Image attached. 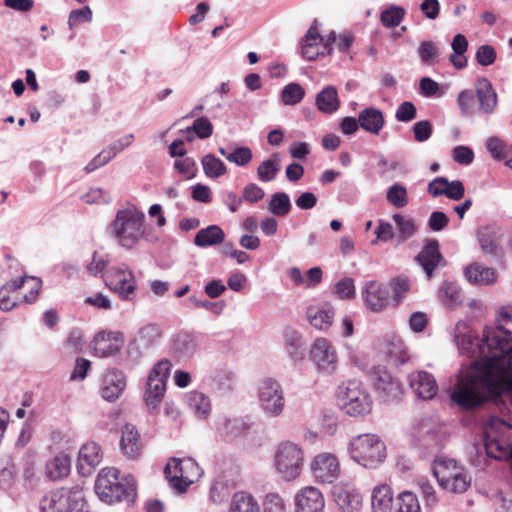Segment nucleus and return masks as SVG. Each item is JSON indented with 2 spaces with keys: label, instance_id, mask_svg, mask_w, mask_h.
<instances>
[{
  "label": "nucleus",
  "instance_id": "5701e85b",
  "mask_svg": "<svg viewBox=\"0 0 512 512\" xmlns=\"http://www.w3.org/2000/svg\"><path fill=\"white\" fill-rule=\"evenodd\" d=\"M487 341L496 344H505L512 340V307L504 308L497 317V325L490 327L487 332Z\"/></svg>",
  "mask_w": 512,
  "mask_h": 512
},
{
  "label": "nucleus",
  "instance_id": "ddd939ff",
  "mask_svg": "<svg viewBox=\"0 0 512 512\" xmlns=\"http://www.w3.org/2000/svg\"><path fill=\"white\" fill-rule=\"evenodd\" d=\"M311 471L316 482L331 484L339 477V461L337 457L331 453H319L311 462Z\"/></svg>",
  "mask_w": 512,
  "mask_h": 512
},
{
  "label": "nucleus",
  "instance_id": "4d7b16f0",
  "mask_svg": "<svg viewBox=\"0 0 512 512\" xmlns=\"http://www.w3.org/2000/svg\"><path fill=\"white\" fill-rule=\"evenodd\" d=\"M387 201L396 208H403L408 204L407 189L401 184H393L386 193Z\"/></svg>",
  "mask_w": 512,
  "mask_h": 512
},
{
  "label": "nucleus",
  "instance_id": "338daca9",
  "mask_svg": "<svg viewBox=\"0 0 512 512\" xmlns=\"http://www.w3.org/2000/svg\"><path fill=\"white\" fill-rule=\"evenodd\" d=\"M417 110L412 102L405 101L401 103L395 113V118L399 122H410L416 118Z\"/></svg>",
  "mask_w": 512,
  "mask_h": 512
},
{
  "label": "nucleus",
  "instance_id": "69168bd1",
  "mask_svg": "<svg viewBox=\"0 0 512 512\" xmlns=\"http://www.w3.org/2000/svg\"><path fill=\"white\" fill-rule=\"evenodd\" d=\"M390 285V290L392 289L393 291V300L395 305H398L410 288L409 281L405 278L398 277L393 279Z\"/></svg>",
  "mask_w": 512,
  "mask_h": 512
},
{
  "label": "nucleus",
  "instance_id": "a878e982",
  "mask_svg": "<svg viewBox=\"0 0 512 512\" xmlns=\"http://www.w3.org/2000/svg\"><path fill=\"white\" fill-rule=\"evenodd\" d=\"M248 428L249 425L241 417L222 415L216 420L217 432L227 441L243 435Z\"/></svg>",
  "mask_w": 512,
  "mask_h": 512
},
{
  "label": "nucleus",
  "instance_id": "7ed1b4c3",
  "mask_svg": "<svg viewBox=\"0 0 512 512\" xmlns=\"http://www.w3.org/2000/svg\"><path fill=\"white\" fill-rule=\"evenodd\" d=\"M110 238L120 247L131 250L146 235V216L135 205L117 210L114 219L108 225Z\"/></svg>",
  "mask_w": 512,
  "mask_h": 512
},
{
  "label": "nucleus",
  "instance_id": "a211bd4d",
  "mask_svg": "<svg viewBox=\"0 0 512 512\" xmlns=\"http://www.w3.org/2000/svg\"><path fill=\"white\" fill-rule=\"evenodd\" d=\"M162 331L159 325L150 323L139 329L130 343V349H136L137 356L155 347L161 340Z\"/></svg>",
  "mask_w": 512,
  "mask_h": 512
},
{
  "label": "nucleus",
  "instance_id": "de8ad7c7",
  "mask_svg": "<svg viewBox=\"0 0 512 512\" xmlns=\"http://www.w3.org/2000/svg\"><path fill=\"white\" fill-rule=\"evenodd\" d=\"M486 149L491 156L497 161H504L510 157L512 145L507 144L499 137H489L486 141Z\"/></svg>",
  "mask_w": 512,
  "mask_h": 512
},
{
  "label": "nucleus",
  "instance_id": "052dcab7",
  "mask_svg": "<svg viewBox=\"0 0 512 512\" xmlns=\"http://www.w3.org/2000/svg\"><path fill=\"white\" fill-rule=\"evenodd\" d=\"M398 501V512H421L418 498L412 492H402L398 497Z\"/></svg>",
  "mask_w": 512,
  "mask_h": 512
},
{
  "label": "nucleus",
  "instance_id": "2f4dec72",
  "mask_svg": "<svg viewBox=\"0 0 512 512\" xmlns=\"http://www.w3.org/2000/svg\"><path fill=\"white\" fill-rule=\"evenodd\" d=\"M315 104L322 113H335L340 107V99L336 87L332 85L324 87L317 93Z\"/></svg>",
  "mask_w": 512,
  "mask_h": 512
},
{
  "label": "nucleus",
  "instance_id": "37998d69",
  "mask_svg": "<svg viewBox=\"0 0 512 512\" xmlns=\"http://www.w3.org/2000/svg\"><path fill=\"white\" fill-rule=\"evenodd\" d=\"M438 297L444 306L453 308L462 302L460 288L455 282L444 281L439 288Z\"/></svg>",
  "mask_w": 512,
  "mask_h": 512
},
{
  "label": "nucleus",
  "instance_id": "8fccbe9b",
  "mask_svg": "<svg viewBox=\"0 0 512 512\" xmlns=\"http://www.w3.org/2000/svg\"><path fill=\"white\" fill-rule=\"evenodd\" d=\"M305 96V89L296 82L285 85L281 91V101L284 105L292 106L300 103Z\"/></svg>",
  "mask_w": 512,
  "mask_h": 512
},
{
  "label": "nucleus",
  "instance_id": "bb28decb",
  "mask_svg": "<svg viewBox=\"0 0 512 512\" xmlns=\"http://www.w3.org/2000/svg\"><path fill=\"white\" fill-rule=\"evenodd\" d=\"M465 279L472 285H492L497 280V272L494 268L474 262L464 269Z\"/></svg>",
  "mask_w": 512,
  "mask_h": 512
},
{
  "label": "nucleus",
  "instance_id": "6e6552de",
  "mask_svg": "<svg viewBox=\"0 0 512 512\" xmlns=\"http://www.w3.org/2000/svg\"><path fill=\"white\" fill-rule=\"evenodd\" d=\"M257 399L260 410L268 418L280 417L286 406L284 390L280 382L266 377L257 386Z\"/></svg>",
  "mask_w": 512,
  "mask_h": 512
},
{
  "label": "nucleus",
  "instance_id": "f3484780",
  "mask_svg": "<svg viewBox=\"0 0 512 512\" xmlns=\"http://www.w3.org/2000/svg\"><path fill=\"white\" fill-rule=\"evenodd\" d=\"M295 506V512H322L325 501L318 488L307 486L296 494Z\"/></svg>",
  "mask_w": 512,
  "mask_h": 512
},
{
  "label": "nucleus",
  "instance_id": "1a4fd4ad",
  "mask_svg": "<svg viewBox=\"0 0 512 512\" xmlns=\"http://www.w3.org/2000/svg\"><path fill=\"white\" fill-rule=\"evenodd\" d=\"M164 472L171 487L179 493L185 492L189 485L203 475L201 467L190 457L172 458L166 464Z\"/></svg>",
  "mask_w": 512,
  "mask_h": 512
},
{
  "label": "nucleus",
  "instance_id": "4c0bfd02",
  "mask_svg": "<svg viewBox=\"0 0 512 512\" xmlns=\"http://www.w3.org/2000/svg\"><path fill=\"white\" fill-rule=\"evenodd\" d=\"M335 501L342 512H357L362 506V496L354 489H340L335 493Z\"/></svg>",
  "mask_w": 512,
  "mask_h": 512
},
{
  "label": "nucleus",
  "instance_id": "774afa93",
  "mask_svg": "<svg viewBox=\"0 0 512 512\" xmlns=\"http://www.w3.org/2000/svg\"><path fill=\"white\" fill-rule=\"evenodd\" d=\"M265 512H284L285 503L280 495L276 493H269L264 499Z\"/></svg>",
  "mask_w": 512,
  "mask_h": 512
},
{
  "label": "nucleus",
  "instance_id": "a18cd8bd",
  "mask_svg": "<svg viewBox=\"0 0 512 512\" xmlns=\"http://www.w3.org/2000/svg\"><path fill=\"white\" fill-rule=\"evenodd\" d=\"M462 468L463 467L458 466L456 461L453 459L439 461L434 467L433 474L436 477L438 484L442 486L452 479L458 469Z\"/></svg>",
  "mask_w": 512,
  "mask_h": 512
},
{
  "label": "nucleus",
  "instance_id": "c03bdc74",
  "mask_svg": "<svg viewBox=\"0 0 512 512\" xmlns=\"http://www.w3.org/2000/svg\"><path fill=\"white\" fill-rule=\"evenodd\" d=\"M281 169L279 155L275 153L272 158L263 160L257 168V177L261 182L275 180Z\"/></svg>",
  "mask_w": 512,
  "mask_h": 512
},
{
  "label": "nucleus",
  "instance_id": "7c9ffc66",
  "mask_svg": "<svg viewBox=\"0 0 512 512\" xmlns=\"http://www.w3.org/2000/svg\"><path fill=\"white\" fill-rule=\"evenodd\" d=\"M445 433L443 427L433 424L430 427L421 428V443L428 453L433 454L443 447Z\"/></svg>",
  "mask_w": 512,
  "mask_h": 512
},
{
  "label": "nucleus",
  "instance_id": "f03ea898",
  "mask_svg": "<svg viewBox=\"0 0 512 512\" xmlns=\"http://www.w3.org/2000/svg\"><path fill=\"white\" fill-rule=\"evenodd\" d=\"M503 353L495 360L494 366L486 365L483 371V378L480 380V391L476 392L472 399L465 398L468 392L467 384L461 387L454 397L462 405L464 410H472L482 406L488 400L496 397L502 389L507 377L512 374V340H506L501 345Z\"/></svg>",
  "mask_w": 512,
  "mask_h": 512
},
{
  "label": "nucleus",
  "instance_id": "4be33fe9",
  "mask_svg": "<svg viewBox=\"0 0 512 512\" xmlns=\"http://www.w3.org/2000/svg\"><path fill=\"white\" fill-rule=\"evenodd\" d=\"M409 385L415 395L424 400L432 399L437 393V383L432 374L416 371L409 375Z\"/></svg>",
  "mask_w": 512,
  "mask_h": 512
},
{
  "label": "nucleus",
  "instance_id": "c9c22d12",
  "mask_svg": "<svg viewBox=\"0 0 512 512\" xmlns=\"http://www.w3.org/2000/svg\"><path fill=\"white\" fill-rule=\"evenodd\" d=\"M225 239L224 231L218 225H210L200 229L194 238V244L205 248L221 244Z\"/></svg>",
  "mask_w": 512,
  "mask_h": 512
},
{
  "label": "nucleus",
  "instance_id": "13d9d810",
  "mask_svg": "<svg viewBox=\"0 0 512 512\" xmlns=\"http://www.w3.org/2000/svg\"><path fill=\"white\" fill-rule=\"evenodd\" d=\"M184 133H195L200 139H206L213 133V125L206 117L197 118L192 126L187 127Z\"/></svg>",
  "mask_w": 512,
  "mask_h": 512
},
{
  "label": "nucleus",
  "instance_id": "58836bf2",
  "mask_svg": "<svg viewBox=\"0 0 512 512\" xmlns=\"http://www.w3.org/2000/svg\"><path fill=\"white\" fill-rule=\"evenodd\" d=\"M500 228L495 224H488L478 228L477 239L485 253H494L497 248Z\"/></svg>",
  "mask_w": 512,
  "mask_h": 512
},
{
  "label": "nucleus",
  "instance_id": "ea45409f",
  "mask_svg": "<svg viewBox=\"0 0 512 512\" xmlns=\"http://www.w3.org/2000/svg\"><path fill=\"white\" fill-rule=\"evenodd\" d=\"M70 458L64 454H57L46 464V475L49 479L55 481L66 477L70 472Z\"/></svg>",
  "mask_w": 512,
  "mask_h": 512
},
{
  "label": "nucleus",
  "instance_id": "f8f14e48",
  "mask_svg": "<svg viewBox=\"0 0 512 512\" xmlns=\"http://www.w3.org/2000/svg\"><path fill=\"white\" fill-rule=\"evenodd\" d=\"M309 356L318 370L332 373L338 364L336 348L327 338L318 337L311 345Z\"/></svg>",
  "mask_w": 512,
  "mask_h": 512
},
{
  "label": "nucleus",
  "instance_id": "49530a36",
  "mask_svg": "<svg viewBox=\"0 0 512 512\" xmlns=\"http://www.w3.org/2000/svg\"><path fill=\"white\" fill-rule=\"evenodd\" d=\"M291 201L285 192H276L271 196L268 210L275 216H286L291 210Z\"/></svg>",
  "mask_w": 512,
  "mask_h": 512
},
{
  "label": "nucleus",
  "instance_id": "09e8293b",
  "mask_svg": "<svg viewBox=\"0 0 512 512\" xmlns=\"http://www.w3.org/2000/svg\"><path fill=\"white\" fill-rule=\"evenodd\" d=\"M470 484L471 476L464 468H462L458 469L452 479L441 487L449 492L463 493L467 490Z\"/></svg>",
  "mask_w": 512,
  "mask_h": 512
},
{
  "label": "nucleus",
  "instance_id": "20e7f679",
  "mask_svg": "<svg viewBox=\"0 0 512 512\" xmlns=\"http://www.w3.org/2000/svg\"><path fill=\"white\" fill-rule=\"evenodd\" d=\"M95 492L102 501L109 504L124 499L133 500L136 495L133 479L120 480L118 470L112 467L100 471L95 481Z\"/></svg>",
  "mask_w": 512,
  "mask_h": 512
},
{
  "label": "nucleus",
  "instance_id": "0e129e2a",
  "mask_svg": "<svg viewBox=\"0 0 512 512\" xmlns=\"http://www.w3.org/2000/svg\"><path fill=\"white\" fill-rule=\"evenodd\" d=\"M92 10L89 6H84L81 9L72 10L69 14L68 25L70 29L78 26L83 22H91Z\"/></svg>",
  "mask_w": 512,
  "mask_h": 512
},
{
  "label": "nucleus",
  "instance_id": "dca6fc26",
  "mask_svg": "<svg viewBox=\"0 0 512 512\" xmlns=\"http://www.w3.org/2000/svg\"><path fill=\"white\" fill-rule=\"evenodd\" d=\"M126 388L125 374L117 369L107 371L102 379L101 397L109 402L116 401Z\"/></svg>",
  "mask_w": 512,
  "mask_h": 512
},
{
  "label": "nucleus",
  "instance_id": "2eb2a0df",
  "mask_svg": "<svg viewBox=\"0 0 512 512\" xmlns=\"http://www.w3.org/2000/svg\"><path fill=\"white\" fill-rule=\"evenodd\" d=\"M111 272L110 289L118 294L122 300L130 301L135 297L136 279L128 266L113 267Z\"/></svg>",
  "mask_w": 512,
  "mask_h": 512
},
{
  "label": "nucleus",
  "instance_id": "cd10ccee",
  "mask_svg": "<svg viewBox=\"0 0 512 512\" xmlns=\"http://www.w3.org/2000/svg\"><path fill=\"white\" fill-rule=\"evenodd\" d=\"M101 449L95 442L84 444L79 450L77 469L83 476L89 475L91 470L101 462Z\"/></svg>",
  "mask_w": 512,
  "mask_h": 512
},
{
  "label": "nucleus",
  "instance_id": "423d86ee",
  "mask_svg": "<svg viewBox=\"0 0 512 512\" xmlns=\"http://www.w3.org/2000/svg\"><path fill=\"white\" fill-rule=\"evenodd\" d=\"M305 455L302 447L292 441L280 442L274 452L273 466L284 481L297 479L303 470Z\"/></svg>",
  "mask_w": 512,
  "mask_h": 512
},
{
  "label": "nucleus",
  "instance_id": "9d476101",
  "mask_svg": "<svg viewBox=\"0 0 512 512\" xmlns=\"http://www.w3.org/2000/svg\"><path fill=\"white\" fill-rule=\"evenodd\" d=\"M84 499L78 486L61 487L45 494L40 501V512H73Z\"/></svg>",
  "mask_w": 512,
  "mask_h": 512
},
{
  "label": "nucleus",
  "instance_id": "603ef678",
  "mask_svg": "<svg viewBox=\"0 0 512 512\" xmlns=\"http://www.w3.org/2000/svg\"><path fill=\"white\" fill-rule=\"evenodd\" d=\"M109 264V256L94 251L91 260L85 265L86 272L94 277H103Z\"/></svg>",
  "mask_w": 512,
  "mask_h": 512
},
{
  "label": "nucleus",
  "instance_id": "c756f323",
  "mask_svg": "<svg viewBox=\"0 0 512 512\" xmlns=\"http://www.w3.org/2000/svg\"><path fill=\"white\" fill-rule=\"evenodd\" d=\"M94 354L98 357H108L120 351V346L113 332L101 331L97 333L92 342Z\"/></svg>",
  "mask_w": 512,
  "mask_h": 512
},
{
  "label": "nucleus",
  "instance_id": "f257e3e1",
  "mask_svg": "<svg viewBox=\"0 0 512 512\" xmlns=\"http://www.w3.org/2000/svg\"><path fill=\"white\" fill-rule=\"evenodd\" d=\"M490 327L483 331L482 338L476 336L464 321H459L453 328L452 335L459 353L469 358H474L469 368L461 372L457 378V382L450 394L451 401L462 409V405L454 397L456 392L467 384L466 397L472 399L473 395L480 391V380H482L483 369L486 365L494 366L495 360L503 353L501 344L490 343L487 341V332Z\"/></svg>",
  "mask_w": 512,
  "mask_h": 512
},
{
  "label": "nucleus",
  "instance_id": "aec40b11",
  "mask_svg": "<svg viewBox=\"0 0 512 512\" xmlns=\"http://www.w3.org/2000/svg\"><path fill=\"white\" fill-rule=\"evenodd\" d=\"M477 112L480 115H492L498 105V96L491 82L479 80L476 86Z\"/></svg>",
  "mask_w": 512,
  "mask_h": 512
},
{
  "label": "nucleus",
  "instance_id": "a19ab883",
  "mask_svg": "<svg viewBox=\"0 0 512 512\" xmlns=\"http://www.w3.org/2000/svg\"><path fill=\"white\" fill-rule=\"evenodd\" d=\"M172 349L179 358H189L196 352L197 343L192 335L182 332L174 338Z\"/></svg>",
  "mask_w": 512,
  "mask_h": 512
},
{
  "label": "nucleus",
  "instance_id": "79ce46f5",
  "mask_svg": "<svg viewBox=\"0 0 512 512\" xmlns=\"http://www.w3.org/2000/svg\"><path fill=\"white\" fill-rule=\"evenodd\" d=\"M451 47L453 53L450 55V61L456 69H462L467 66L465 52L468 49V41L463 34L454 36Z\"/></svg>",
  "mask_w": 512,
  "mask_h": 512
},
{
  "label": "nucleus",
  "instance_id": "b1692460",
  "mask_svg": "<svg viewBox=\"0 0 512 512\" xmlns=\"http://www.w3.org/2000/svg\"><path fill=\"white\" fill-rule=\"evenodd\" d=\"M416 261L425 271L427 278L430 279L436 267L444 261L439 249V242L435 239L428 240L416 256Z\"/></svg>",
  "mask_w": 512,
  "mask_h": 512
},
{
  "label": "nucleus",
  "instance_id": "680f3d73",
  "mask_svg": "<svg viewBox=\"0 0 512 512\" xmlns=\"http://www.w3.org/2000/svg\"><path fill=\"white\" fill-rule=\"evenodd\" d=\"M134 134H127L118 140L114 141L110 145L104 148L105 154H107V158H110L112 160L114 157H116L119 153H121L124 149L129 147L133 141H134Z\"/></svg>",
  "mask_w": 512,
  "mask_h": 512
},
{
  "label": "nucleus",
  "instance_id": "39448f33",
  "mask_svg": "<svg viewBox=\"0 0 512 512\" xmlns=\"http://www.w3.org/2000/svg\"><path fill=\"white\" fill-rule=\"evenodd\" d=\"M351 458L359 465L374 469L385 457V445L376 434L366 433L353 437L348 445Z\"/></svg>",
  "mask_w": 512,
  "mask_h": 512
},
{
  "label": "nucleus",
  "instance_id": "6e6d98bb",
  "mask_svg": "<svg viewBox=\"0 0 512 512\" xmlns=\"http://www.w3.org/2000/svg\"><path fill=\"white\" fill-rule=\"evenodd\" d=\"M393 220L398 230L399 241H406L415 234L416 226L411 218L404 217L401 214H394Z\"/></svg>",
  "mask_w": 512,
  "mask_h": 512
},
{
  "label": "nucleus",
  "instance_id": "e2e57ef3",
  "mask_svg": "<svg viewBox=\"0 0 512 512\" xmlns=\"http://www.w3.org/2000/svg\"><path fill=\"white\" fill-rule=\"evenodd\" d=\"M252 158V150L247 146L237 147L227 155V160L237 166H246Z\"/></svg>",
  "mask_w": 512,
  "mask_h": 512
},
{
  "label": "nucleus",
  "instance_id": "72a5a7b5",
  "mask_svg": "<svg viewBox=\"0 0 512 512\" xmlns=\"http://www.w3.org/2000/svg\"><path fill=\"white\" fill-rule=\"evenodd\" d=\"M186 404L191 412L200 419H205L211 413V401L208 396L198 391L186 395Z\"/></svg>",
  "mask_w": 512,
  "mask_h": 512
},
{
  "label": "nucleus",
  "instance_id": "393cba45",
  "mask_svg": "<svg viewBox=\"0 0 512 512\" xmlns=\"http://www.w3.org/2000/svg\"><path fill=\"white\" fill-rule=\"evenodd\" d=\"M120 447L123 454L131 460L138 459L143 451L144 444L139 432L133 424L126 423L122 427Z\"/></svg>",
  "mask_w": 512,
  "mask_h": 512
},
{
  "label": "nucleus",
  "instance_id": "f704fd0d",
  "mask_svg": "<svg viewBox=\"0 0 512 512\" xmlns=\"http://www.w3.org/2000/svg\"><path fill=\"white\" fill-rule=\"evenodd\" d=\"M228 512H261V508L252 494L239 491L232 496Z\"/></svg>",
  "mask_w": 512,
  "mask_h": 512
},
{
  "label": "nucleus",
  "instance_id": "e433bc0d",
  "mask_svg": "<svg viewBox=\"0 0 512 512\" xmlns=\"http://www.w3.org/2000/svg\"><path fill=\"white\" fill-rule=\"evenodd\" d=\"M284 346L289 357L295 361H302L305 357V350L302 335L293 329L284 332Z\"/></svg>",
  "mask_w": 512,
  "mask_h": 512
},
{
  "label": "nucleus",
  "instance_id": "864d4df0",
  "mask_svg": "<svg viewBox=\"0 0 512 512\" xmlns=\"http://www.w3.org/2000/svg\"><path fill=\"white\" fill-rule=\"evenodd\" d=\"M404 16V8L397 5H390L388 8L381 12L380 21L383 26L387 28H394L402 22Z\"/></svg>",
  "mask_w": 512,
  "mask_h": 512
},
{
  "label": "nucleus",
  "instance_id": "473e14b6",
  "mask_svg": "<svg viewBox=\"0 0 512 512\" xmlns=\"http://www.w3.org/2000/svg\"><path fill=\"white\" fill-rule=\"evenodd\" d=\"M372 512H392L394 508L393 492L386 484L373 489L371 496Z\"/></svg>",
  "mask_w": 512,
  "mask_h": 512
},
{
  "label": "nucleus",
  "instance_id": "3c124183",
  "mask_svg": "<svg viewBox=\"0 0 512 512\" xmlns=\"http://www.w3.org/2000/svg\"><path fill=\"white\" fill-rule=\"evenodd\" d=\"M201 162L204 173L209 178H219L227 172L224 162L212 154L204 156Z\"/></svg>",
  "mask_w": 512,
  "mask_h": 512
},
{
  "label": "nucleus",
  "instance_id": "6ab92c4d",
  "mask_svg": "<svg viewBox=\"0 0 512 512\" xmlns=\"http://www.w3.org/2000/svg\"><path fill=\"white\" fill-rule=\"evenodd\" d=\"M335 309L330 303L310 305L306 309L308 323L317 330L327 331L334 320Z\"/></svg>",
  "mask_w": 512,
  "mask_h": 512
},
{
  "label": "nucleus",
  "instance_id": "c85d7f7f",
  "mask_svg": "<svg viewBox=\"0 0 512 512\" xmlns=\"http://www.w3.org/2000/svg\"><path fill=\"white\" fill-rule=\"evenodd\" d=\"M358 118L360 127L374 135H378L385 124L383 112L374 107L362 109Z\"/></svg>",
  "mask_w": 512,
  "mask_h": 512
},
{
  "label": "nucleus",
  "instance_id": "5fc2aeb1",
  "mask_svg": "<svg viewBox=\"0 0 512 512\" xmlns=\"http://www.w3.org/2000/svg\"><path fill=\"white\" fill-rule=\"evenodd\" d=\"M476 92L463 90L457 96V105L463 116H472L477 111Z\"/></svg>",
  "mask_w": 512,
  "mask_h": 512
},
{
  "label": "nucleus",
  "instance_id": "4468645a",
  "mask_svg": "<svg viewBox=\"0 0 512 512\" xmlns=\"http://www.w3.org/2000/svg\"><path fill=\"white\" fill-rule=\"evenodd\" d=\"M390 287L376 280L367 281L361 291L367 308L373 312H381L391 301Z\"/></svg>",
  "mask_w": 512,
  "mask_h": 512
},
{
  "label": "nucleus",
  "instance_id": "9b49d317",
  "mask_svg": "<svg viewBox=\"0 0 512 512\" xmlns=\"http://www.w3.org/2000/svg\"><path fill=\"white\" fill-rule=\"evenodd\" d=\"M171 368V362L162 359L150 371L144 392V401L149 409H156L163 400Z\"/></svg>",
  "mask_w": 512,
  "mask_h": 512
},
{
  "label": "nucleus",
  "instance_id": "bf43d9fd",
  "mask_svg": "<svg viewBox=\"0 0 512 512\" xmlns=\"http://www.w3.org/2000/svg\"><path fill=\"white\" fill-rule=\"evenodd\" d=\"M333 293L341 300L353 299L356 295L354 280L350 277L341 279L335 284Z\"/></svg>",
  "mask_w": 512,
  "mask_h": 512
},
{
  "label": "nucleus",
  "instance_id": "0eeeda50",
  "mask_svg": "<svg viewBox=\"0 0 512 512\" xmlns=\"http://www.w3.org/2000/svg\"><path fill=\"white\" fill-rule=\"evenodd\" d=\"M338 401L340 408L353 417L365 416L372 411V397L357 380H349L339 386Z\"/></svg>",
  "mask_w": 512,
  "mask_h": 512
},
{
  "label": "nucleus",
  "instance_id": "412c9836",
  "mask_svg": "<svg viewBox=\"0 0 512 512\" xmlns=\"http://www.w3.org/2000/svg\"><path fill=\"white\" fill-rule=\"evenodd\" d=\"M373 384L379 396L385 401L396 400L402 393L400 382L386 370L375 371Z\"/></svg>",
  "mask_w": 512,
  "mask_h": 512
}]
</instances>
